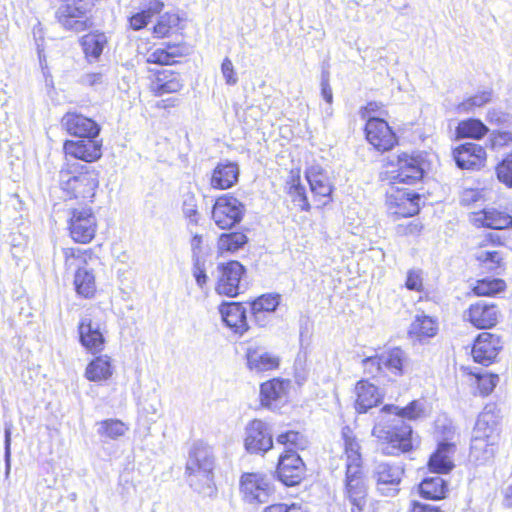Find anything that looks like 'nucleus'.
<instances>
[{"label": "nucleus", "instance_id": "obj_56", "mask_svg": "<svg viewBox=\"0 0 512 512\" xmlns=\"http://www.w3.org/2000/svg\"><path fill=\"white\" fill-rule=\"evenodd\" d=\"M405 286L409 290L421 292L423 290L422 271L416 269L409 270L407 273Z\"/></svg>", "mask_w": 512, "mask_h": 512}, {"label": "nucleus", "instance_id": "obj_27", "mask_svg": "<svg viewBox=\"0 0 512 512\" xmlns=\"http://www.w3.org/2000/svg\"><path fill=\"white\" fill-rule=\"evenodd\" d=\"M239 172L236 162H220L212 172L210 184L214 189H229L238 182Z\"/></svg>", "mask_w": 512, "mask_h": 512}, {"label": "nucleus", "instance_id": "obj_24", "mask_svg": "<svg viewBox=\"0 0 512 512\" xmlns=\"http://www.w3.org/2000/svg\"><path fill=\"white\" fill-rule=\"evenodd\" d=\"M219 312L223 322L236 334L243 335L248 330L246 310L240 303H223Z\"/></svg>", "mask_w": 512, "mask_h": 512}, {"label": "nucleus", "instance_id": "obj_6", "mask_svg": "<svg viewBox=\"0 0 512 512\" xmlns=\"http://www.w3.org/2000/svg\"><path fill=\"white\" fill-rule=\"evenodd\" d=\"M239 491L242 500L251 505L268 502L274 493L271 479L261 472L243 473L239 481Z\"/></svg>", "mask_w": 512, "mask_h": 512}, {"label": "nucleus", "instance_id": "obj_5", "mask_svg": "<svg viewBox=\"0 0 512 512\" xmlns=\"http://www.w3.org/2000/svg\"><path fill=\"white\" fill-rule=\"evenodd\" d=\"M107 332L106 316L99 309L90 310L79 321V342L87 352L93 355L100 354L104 350Z\"/></svg>", "mask_w": 512, "mask_h": 512}, {"label": "nucleus", "instance_id": "obj_52", "mask_svg": "<svg viewBox=\"0 0 512 512\" xmlns=\"http://www.w3.org/2000/svg\"><path fill=\"white\" fill-rule=\"evenodd\" d=\"M476 258L489 270L499 267L502 261L499 252L496 250H480L477 252Z\"/></svg>", "mask_w": 512, "mask_h": 512}, {"label": "nucleus", "instance_id": "obj_63", "mask_svg": "<svg viewBox=\"0 0 512 512\" xmlns=\"http://www.w3.org/2000/svg\"><path fill=\"white\" fill-rule=\"evenodd\" d=\"M183 213L191 222H197V205L194 196H189L183 203Z\"/></svg>", "mask_w": 512, "mask_h": 512}, {"label": "nucleus", "instance_id": "obj_29", "mask_svg": "<svg viewBox=\"0 0 512 512\" xmlns=\"http://www.w3.org/2000/svg\"><path fill=\"white\" fill-rule=\"evenodd\" d=\"M114 370L112 358L107 354H101L87 364L84 376L92 382H103L113 376Z\"/></svg>", "mask_w": 512, "mask_h": 512}, {"label": "nucleus", "instance_id": "obj_31", "mask_svg": "<svg viewBox=\"0 0 512 512\" xmlns=\"http://www.w3.org/2000/svg\"><path fill=\"white\" fill-rule=\"evenodd\" d=\"M355 394V409L358 413L367 412L368 409L376 406L381 401V394L378 388L364 380H361L356 384Z\"/></svg>", "mask_w": 512, "mask_h": 512}, {"label": "nucleus", "instance_id": "obj_44", "mask_svg": "<svg viewBox=\"0 0 512 512\" xmlns=\"http://www.w3.org/2000/svg\"><path fill=\"white\" fill-rule=\"evenodd\" d=\"M246 242L247 237L243 233H224L218 239L217 248L221 254L225 252L234 253L242 248Z\"/></svg>", "mask_w": 512, "mask_h": 512}, {"label": "nucleus", "instance_id": "obj_25", "mask_svg": "<svg viewBox=\"0 0 512 512\" xmlns=\"http://www.w3.org/2000/svg\"><path fill=\"white\" fill-rule=\"evenodd\" d=\"M471 222L478 227L500 230L506 229L512 225V216L506 212L498 211L494 208H488L472 213Z\"/></svg>", "mask_w": 512, "mask_h": 512}, {"label": "nucleus", "instance_id": "obj_19", "mask_svg": "<svg viewBox=\"0 0 512 512\" xmlns=\"http://www.w3.org/2000/svg\"><path fill=\"white\" fill-rule=\"evenodd\" d=\"M63 149L66 156L91 163L101 158L102 141L97 139L66 140Z\"/></svg>", "mask_w": 512, "mask_h": 512}, {"label": "nucleus", "instance_id": "obj_64", "mask_svg": "<svg viewBox=\"0 0 512 512\" xmlns=\"http://www.w3.org/2000/svg\"><path fill=\"white\" fill-rule=\"evenodd\" d=\"M193 276L195 277L196 283L200 288H203L207 283L208 277L205 269L200 265L199 261H196L193 268Z\"/></svg>", "mask_w": 512, "mask_h": 512}, {"label": "nucleus", "instance_id": "obj_58", "mask_svg": "<svg viewBox=\"0 0 512 512\" xmlns=\"http://www.w3.org/2000/svg\"><path fill=\"white\" fill-rule=\"evenodd\" d=\"M487 120L496 125H510L512 117L498 109H490L487 113Z\"/></svg>", "mask_w": 512, "mask_h": 512}, {"label": "nucleus", "instance_id": "obj_40", "mask_svg": "<svg viewBox=\"0 0 512 512\" xmlns=\"http://www.w3.org/2000/svg\"><path fill=\"white\" fill-rule=\"evenodd\" d=\"M423 497L439 500L445 497L447 492L446 482L439 476L425 478L419 485Z\"/></svg>", "mask_w": 512, "mask_h": 512}, {"label": "nucleus", "instance_id": "obj_61", "mask_svg": "<svg viewBox=\"0 0 512 512\" xmlns=\"http://www.w3.org/2000/svg\"><path fill=\"white\" fill-rule=\"evenodd\" d=\"M482 431H478V427H474L473 436L484 438L492 442H500V428H481Z\"/></svg>", "mask_w": 512, "mask_h": 512}, {"label": "nucleus", "instance_id": "obj_12", "mask_svg": "<svg viewBox=\"0 0 512 512\" xmlns=\"http://www.w3.org/2000/svg\"><path fill=\"white\" fill-rule=\"evenodd\" d=\"M291 387L288 379L273 378L263 382L259 392L261 405L271 410L280 409L288 402Z\"/></svg>", "mask_w": 512, "mask_h": 512}, {"label": "nucleus", "instance_id": "obj_48", "mask_svg": "<svg viewBox=\"0 0 512 512\" xmlns=\"http://www.w3.org/2000/svg\"><path fill=\"white\" fill-rule=\"evenodd\" d=\"M499 382V376L492 373H477L472 377V384L476 385L481 396H487L493 392Z\"/></svg>", "mask_w": 512, "mask_h": 512}, {"label": "nucleus", "instance_id": "obj_18", "mask_svg": "<svg viewBox=\"0 0 512 512\" xmlns=\"http://www.w3.org/2000/svg\"><path fill=\"white\" fill-rule=\"evenodd\" d=\"M62 125L70 135L84 139H97L101 131L100 125L93 119L74 112L63 116Z\"/></svg>", "mask_w": 512, "mask_h": 512}, {"label": "nucleus", "instance_id": "obj_38", "mask_svg": "<svg viewBox=\"0 0 512 512\" xmlns=\"http://www.w3.org/2000/svg\"><path fill=\"white\" fill-rule=\"evenodd\" d=\"M499 442H492L480 437H472L470 457L476 462L484 463L491 460L498 449Z\"/></svg>", "mask_w": 512, "mask_h": 512}, {"label": "nucleus", "instance_id": "obj_8", "mask_svg": "<svg viewBox=\"0 0 512 512\" xmlns=\"http://www.w3.org/2000/svg\"><path fill=\"white\" fill-rule=\"evenodd\" d=\"M403 475L404 468L401 464L387 461L376 462L372 470L376 490L385 497L398 495Z\"/></svg>", "mask_w": 512, "mask_h": 512}, {"label": "nucleus", "instance_id": "obj_21", "mask_svg": "<svg viewBox=\"0 0 512 512\" xmlns=\"http://www.w3.org/2000/svg\"><path fill=\"white\" fill-rule=\"evenodd\" d=\"M501 348V341L497 335L483 332L474 342L472 357L475 362L488 365L493 362Z\"/></svg>", "mask_w": 512, "mask_h": 512}, {"label": "nucleus", "instance_id": "obj_50", "mask_svg": "<svg viewBox=\"0 0 512 512\" xmlns=\"http://www.w3.org/2000/svg\"><path fill=\"white\" fill-rule=\"evenodd\" d=\"M179 22L180 17L177 14L165 13L154 26L153 32L159 38L166 37L172 28L178 26Z\"/></svg>", "mask_w": 512, "mask_h": 512}, {"label": "nucleus", "instance_id": "obj_2", "mask_svg": "<svg viewBox=\"0 0 512 512\" xmlns=\"http://www.w3.org/2000/svg\"><path fill=\"white\" fill-rule=\"evenodd\" d=\"M213 469L214 457L211 448L202 442H195L186 463L190 485L201 494L213 496L216 490Z\"/></svg>", "mask_w": 512, "mask_h": 512}, {"label": "nucleus", "instance_id": "obj_13", "mask_svg": "<svg viewBox=\"0 0 512 512\" xmlns=\"http://www.w3.org/2000/svg\"><path fill=\"white\" fill-rule=\"evenodd\" d=\"M245 359L247 369L254 374L277 370L281 363L278 354L267 350L258 343H252L246 348Z\"/></svg>", "mask_w": 512, "mask_h": 512}, {"label": "nucleus", "instance_id": "obj_11", "mask_svg": "<svg viewBox=\"0 0 512 512\" xmlns=\"http://www.w3.org/2000/svg\"><path fill=\"white\" fill-rule=\"evenodd\" d=\"M244 446L252 454L269 451L273 447L269 424L260 419L250 421L245 427Z\"/></svg>", "mask_w": 512, "mask_h": 512}, {"label": "nucleus", "instance_id": "obj_53", "mask_svg": "<svg viewBox=\"0 0 512 512\" xmlns=\"http://www.w3.org/2000/svg\"><path fill=\"white\" fill-rule=\"evenodd\" d=\"M485 200V191L479 188H464L460 194V203L465 206Z\"/></svg>", "mask_w": 512, "mask_h": 512}, {"label": "nucleus", "instance_id": "obj_22", "mask_svg": "<svg viewBox=\"0 0 512 512\" xmlns=\"http://www.w3.org/2000/svg\"><path fill=\"white\" fill-rule=\"evenodd\" d=\"M464 318L477 328L487 329L498 322L499 310L494 304L479 301L469 307Z\"/></svg>", "mask_w": 512, "mask_h": 512}, {"label": "nucleus", "instance_id": "obj_33", "mask_svg": "<svg viewBox=\"0 0 512 512\" xmlns=\"http://www.w3.org/2000/svg\"><path fill=\"white\" fill-rule=\"evenodd\" d=\"M381 357L385 372L395 376L403 375L404 367L408 363V356L404 350L399 347L390 348L383 351Z\"/></svg>", "mask_w": 512, "mask_h": 512}, {"label": "nucleus", "instance_id": "obj_4", "mask_svg": "<svg viewBox=\"0 0 512 512\" xmlns=\"http://www.w3.org/2000/svg\"><path fill=\"white\" fill-rule=\"evenodd\" d=\"M99 172L87 166H81L76 174L61 172V189L70 199L83 203H92L99 188Z\"/></svg>", "mask_w": 512, "mask_h": 512}, {"label": "nucleus", "instance_id": "obj_46", "mask_svg": "<svg viewBox=\"0 0 512 512\" xmlns=\"http://www.w3.org/2000/svg\"><path fill=\"white\" fill-rule=\"evenodd\" d=\"M500 411L495 404H488L484 407L483 411L479 414L475 427L478 431L481 428H500Z\"/></svg>", "mask_w": 512, "mask_h": 512}, {"label": "nucleus", "instance_id": "obj_36", "mask_svg": "<svg viewBox=\"0 0 512 512\" xmlns=\"http://www.w3.org/2000/svg\"><path fill=\"white\" fill-rule=\"evenodd\" d=\"M64 259V267L67 271L79 266L92 264L96 256L91 249H80L75 247H64L61 249Z\"/></svg>", "mask_w": 512, "mask_h": 512}, {"label": "nucleus", "instance_id": "obj_7", "mask_svg": "<svg viewBox=\"0 0 512 512\" xmlns=\"http://www.w3.org/2000/svg\"><path fill=\"white\" fill-rule=\"evenodd\" d=\"M93 6V0H72L62 3L56 11V19L64 29L82 32L88 27L87 13Z\"/></svg>", "mask_w": 512, "mask_h": 512}, {"label": "nucleus", "instance_id": "obj_55", "mask_svg": "<svg viewBox=\"0 0 512 512\" xmlns=\"http://www.w3.org/2000/svg\"><path fill=\"white\" fill-rule=\"evenodd\" d=\"M221 73L227 85L234 86L238 83L237 72L232 61L228 57H225L222 61Z\"/></svg>", "mask_w": 512, "mask_h": 512}, {"label": "nucleus", "instance_id": "obj_3", "mask_svg": "<svg viewBox=\"0 0 512 512\" xmlns=\"http://www.w3.org/2000/svg\"><path fill=\"white\" fill-rule=\"evenodd\" d=\"M386 455L397 456L414 448L412 427L401 419L381 420L372 430Z\"/></svg>", "mask_w": 512, "mask_h": 512}, {"label": "nucleus", "instance_id": "obj_26", "mask_svg": "<svg viewBox=\"0 0 512 512\" xmlns=\"http://www.w3.org/2000/svg\"><path fill=\"white\" fill-rule=\"evenodd\" d=\"M456 448L451 443H440L429 458L428 468L437 474H447L454 468V454Z\"/></svg>", "mask_w": 512, "mask_h": 512}, {"label": "nucleus", "instance_id": "obj_41", "mask_svg": "<svg viewBox=\"0 0 512 512\" xmlns=\"http://www.w3.org/2000/svg\"><path fill=\"white\" fill-rule=\"evenodd\" d=\"M81 43L87 57L98 59L107 44V37L104 33H89L82 37Z\"/></svg>", "mask_w": 512, "mask_h": 512}, {"label": "nucleus", "instance_id": "obj_30", "mask_svg": "<svg viewBox=\"0 0 512 512\" xmlns=\"http://www.w3.org/2000/svg\"><path fill=\"white\" fill-rule=\"evenodd\" d=\"M306 179L315 197L328 198L333 191V185L327 172L319 165H312L306 170Z\"/></svg>", "mask_w": 512, "mask_h": 512}, {"label": "nucleus", "instance_id": "obj_42", "mask_svg": "<svg viewBox=\"0 0 512 512\" xmlns=\"http://www.w3.org/2000/svg\"><path fill=\"white\" fill-rule=\"evenodd\" d=\"M458 137L481 139L488 133V128L478 119L461 121L456 129Z\"/></svg>", "mask_w": 512, "mask_h": 512}, {"label": "nucleus", "instance_id": "obj_39", "mask_svg": "<svg viewBox=\"0 0 512 512\" xmlns=\"http://www.w3.org/2000/svg\"><path fill=\"white\" fill-rule=\"evenodd\" d=\"M381 412L383 414H393L400 418H406L409 420H416L425 416L424 404L419 400L412 401L404 408H400L395 405H386L382 408Z\"/></svg>", "mask_w": 512, "mask_h": 512}, {"label": "nucleus", "instance_id": "obj_16", "mask_svg": "<svg viewBox=\"0 0 512 512\" xmlns=\"http://www.w3.org/2000/svg\"><path fill=\"white\" fill-rule=\"evenodd\" d=\"M219 278L216 291L228 297H235L241 290V279L244 274V267L238 261H230L218 266Z\"/></svg>", "mask_w": 512, "mask_h": 512}, {"label": "nucleus", "instance_id": "obj_47", "mask_svg": "<svg viewBox=\"0 0 512 512\" xmlns=\"http://www.w3.org/2000/svg\"><path fill=\"white\" fill-rule=\"evenodd\" d=\"M506 287L503 280L498 278H484L478 280L473 287V291L477 296H493Z\"/></svg>", "mask_w": 512, "mask_h": 512}, {"label": "nucleus", "instance_id": "obj_1", "mask_svg": "<svg viewBox=\"0 0 512 512\" xmlns=\"http://www.w3.org/2000/svg\"><path fill=\"white\" fill-rule=\"evenodd\" d=\"M341 437L346 456L345 500L351 512H362L366 505L367 487L361 476L360 445L350 427L342 428Z\"/></svg>", "mask_w": 512, "mask_h": 512}, {"label": "nucleus", "instance_id": "obj_10", "mask_svg": "<svg viewBox=\"0 0 512 512\" xmlns=\"http://www.w3.org/2000/svg\"><path fill=\"white\" fill-rule=\"evenodd\" d=\"M244 205L235 197H218L212 209V219L220 229H230L238 224L244 215Z\"/></svg>", "mask_w": 512, "mask_h": 512}, {"label": "nucleus", "instance_id": "obj_14", "mask_svg": "<svg viewBox=\"0 0 512 512\" xmlns=\"http://www.w3.org/2000/svg\"><path fill=\"white\" fill-rule=\"evenodd\" d=\"M387 174L392 183L414 184L423 177V168L418 157L402 153L397 157L396 165Z\"/></svg>", "mask_w": 512, "mask_h": 512}, {"label": "nucleus", "instance_id": "obj_17", "mask_svg": "<svg viewBox=\"0 0 512 512\" xmlns=\"http://www.w3.org/2000/svg\"><path fill=\"white\" fill-rule=\"evenodd\" d=\"M420 197L406 190L390 187L386 193V205L391 214L408 217L419 211Z\"/></svg>", "mask_w": 512, "mask_h": 512}, {"label": "nucleus", "instance_id": "obj_51", "mask_svg": "<svg viewBox=\"0 0 512 512\" xmlns=\"http://www.w3.org/2000/svg\"><path fill=\"white\" fill-rule=\"evenodd\" d=\"M497 178L507 187L512 188V154L505 157L496 167Z\"/></svg>", "mask_w": 512, "mask_h": 512}, {"label": "nucleus", "instance_id": "obj_57", "mask_svg": "<svg viewBox=\"0 0 512 512\" xmlns=\"http://www.w3.org/2000/svg\"><path fill=\"white\" fill-rule=\"evenodd\" d=\"M300 177L297 175L296 179H293V184L291 186V193L299 198L300 206L302 210L308 211L310 209V204L308 202L305 188L299 183Z\"/></svg>", "mask_w": 512, "mask_h": 512}, {"label": "nucleus", "instance_id": "obj_37", "mask_svg": "<svg viewBox=\"0 0 512 512\" xmlns=\"http://www.w3.org/2000/svg\"><path fill=\"white\" fill-rule=\"evenodd\" d=\"M281 296L279 294H264L251 302L252 315L259 326H266V321H261L263 313H272L280 304Z\"/></svg>", "mask_w": 512, "mask_h": 512}, {"label": "nucleus", "instance_id": "obj_32", "mask_svg": "<svg viewBox=\"0 0 512 512\" xmlns=\"http://www.w3.org/2000/svg\"><path fill=\"white\" fill-rule=\"evenodd\" d=\"M409 336L419 342L433 338L438 333L437 319L424 313L417 314L409 327Z\"/></svg>", "mask_w": 512, "mask_h": 512}, {"label": "nucleus", "instance_id": "obj_62", "mask_svg": "<svg viewBox=\"0 0 512 512\" xmlns=\"http://www.w3.org/2000/svg\"><path fill=\"white\" fill-rule=\"evenodd\" d=\"M150 19L149 14L142 10L130 17L129 24L133 30H140L146 27Z\"/></svg>", "mask_w": 512, "mask_h": 512}, {"label": "nucleus", "instance_id": "obj_35", "mask_svg": "<svg viewBox=\"0 0 512 512\" xmlns=\"http://www.w3.org/2000/svg\"><path fill=\"white\" fill-rule=\"evenodd\" d=\"M188 53V49L184 45L168 44L165 48H156L147 55V62L171 65L175 63V59L182 57Z\"/></svg>", "mask_w": 512, "mask_h": 512}, {"label": "nucleus", "instance_id": "obj_15", "mask_svg": "<svg viewBox=\"0 0 512 512\" xmlns=\"http://www.w3.org/2000/svg\"><path fill=\"white\" fill-rule=\"evenodd\" d=\"M366 139L378 151L391 150L397 143L395 133L388 123L379 117H370L365 126Z\"/></svg>", "mask_w": 512, "mask_h": 512}, {"label": "nucleus", "instance_id": "obj_60", "mask_svg": "<svg viewBox=\"0 0 512 512\" xmlns=\"http://www.w3.org/2000/svg\"><path fill=\"white\" fill-rule=\"evenodd\" d=\"M491 145L493 148L503 147L512 143V133L509 131H498L491 135Z\"/></svg>", "mask_w": 512, "mask_h": 512}, {"label": "nucleus", "instance_id": "obj_43", "mask_svg": "<svg viewBox=\"0 0 512 512\" xmlns=\"http://www.w3.org/2000/svg\"><path fill=\"white\" fill-rule=\"evenodd\" d=\"M276 443L285 446L287 448L286 453H291L304 450L308 445V440L300 432L291 430L279 434L276 437Z\"/></svg>", "mask_w": 512, "mask_h": 512}, {"label": "nucleus", "instance_id": "obj_34", "mask_svg": "<svg viewBox=\"0 0 512 512\" xmlns=\"http://www.w3.org/2000/svg\"><path fill=\"white\" fill-rule=\"evenodd\" d=\"M183 87L179 74L169 71L159 73L151 84V91L156 96H162L169 93H177Z\"/></svg>", "mask_w": 512, "mask_h": 512}, {"label": "nucleus", "instance_id": "obj_54", "mask_svg": "<svg viewBox=\"0 0 512 512\" xmlns=\"http://www.w3.org/2000/svg\"><path fill=\"white\" fill-rule=\"evenodd\" d=\"M381 359V354L364 358L362 360L364 372L373 377L385 372Z\"/></svg>", "mask_w": 512, "mask_h": 512}, {"label": "nucleus", "instance_id": "obj_20", "mask_svg": "<svg viewBox=\"0 0 512 512\" xmlns=\"http://www.w3.org/2000/svg\"><path fill=\"white\" fill-rule=\"evenodd\" d=\"M305 465L296 452L285 453L277 467L279 480L287 486L298 484L304 474Z\"/></svg>", "mask_w": 512, "mask_h": 512}, {"label": "nucleus", "instance_id": "obj_23", "mask_svg": "<svg viewBox=\"0 0 512 512\" xmlns=\"http://www.w3.org/2000/svg\"><path fill=\"white\" fill-rule=\"evenodd\" d=\"M457 166L461 169H480L486 161L485 149L476 143H466L453 151Z\"/></svg>", "mask_w": 512, "mask_h": 512}, {"label": "nucleus", "instance_id": "obj_9", "mask_svg": "<svg viewBox=\"0 0 512 512\" xmlns=\"http://www.w3.org/2000/svg\"><path fill=\"white\" fill-rule=\"evenodd\" d=\"M68 229L71 239L80 244L90 243L97 231V219L91 208H74L70 212Z\"/></svg>", "mask_w": 512, "mask_h": 512}, {"label": "nucleus", "instance_id": "obj_28", "mask_svg": "<svg viewBox=\"0 0 512 512\" xmlns=\"http://www.w3.org/2000/svg\"><path fill=\"white\" fill-rule=\"evenodd\" d=\"M73 284L78 296L91 299L95 296L97 285L96 275L91 264L79 266L74 273Z\"/></svg>", "mask_w": 512, "mask_h": 512}, {"label": "nucleus", "instance_id": "obj_49", "mask_svg": "<svg viewBox=\"0 0 512 512\" xmlns=\"http://www.w3.org/2000/svg\"><path fill=\"white\" fill-rule=\"evenodd\" d=\"M491 99V91H482L461 102L457 106V110L460 113H469L472 112L475 108L482 107L483 105L489 103Z\"/></svg>", "mask_w": 512, "mask_h": 512}, {"label": "nucleus", "instance_id": "obj_45", "mask_svg": "<svg viewBox=\"0 0 512 512\" xmlns=\"http://www.w3.org/2000/svg\"><path fill=\"white\" fill-rule=\"evenodd\" d=\"M129 426L118 419H107L98 423V434L110 439H117L126 434Z\"/></svg>", "mask_w": 512, "mask_h": 512}, {"label": "nucleus", "instance_id": "obj_59", "mask_svg": "<svg viewBox=\"0 0 512 512\" xmlns=\"http://www.w3.org/2000/svg\"><path fill=\"white\" fill-rule=\"evenodd\" d=\"M264 512H307L302 505L297 503L286 504L277 503L270 505L264 509Z\"/></svg>", "mask_w": 512, "mask_h": 512}]
</instances>
